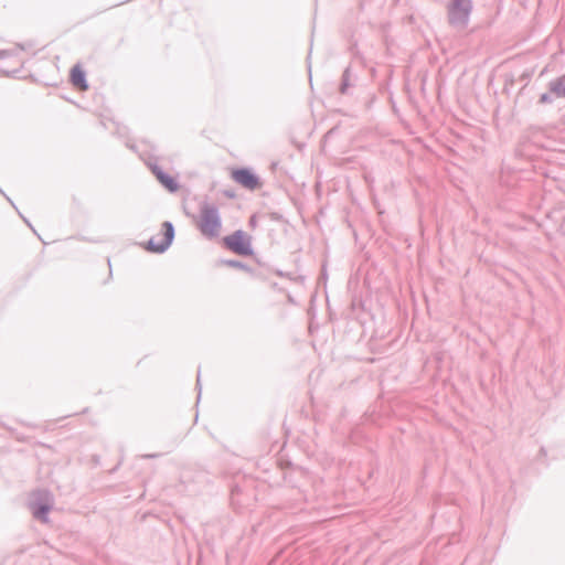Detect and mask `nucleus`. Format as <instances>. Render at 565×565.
<instances>
[{"mask_svg": "<svg viewBox=\"0 0 565 565\" xmlns=\"http://www.w3.org/2000/svg\"><path fill=\"white\" fill-rule=\"evenodd\" d=\"M195 225L205 237H217L222 231V220L217 207L210 203H203L200 207Z\"/></svg>", "mask_w": 565, "mask_h": 565, "instance_id": "1", "label": "nucleus"}, {"mask_svg": "<svg viewBox=\"0 0 565 565\" xmlns=\"http://www.w3.org/2000/svg\"><path fill=\"white\" fill-rule=\"evenodd\" d=\"M223 245L237 255L248 256L253 253L250 236L241 230L225 236Z\"/></svg>", "mask_w": 565, "mask_h": 565, "instance_id": "2", "label": "nucleus"}, {"mask_svg": "<svg viewBox=\"0 0 565 565\" xmlns=\"http://www.w3.org/2000/svg\"><path fill=\"white\" fill-rule=\"evenodd\" d=\"M174 236V230L170 222H164L158 234L153 235L147 243L146 248L153 253H161L166 250Z\"/></svg>", "mask_w": 565, "mask_h": 565, "instance_id": "3", "label": "nucleus"}, {"mask_svg": "<svg viewBox=\"0 0 565 565\" xmlns=\"http://www.w3.org/2000/svg\"><path fill=\"white\" fill-rule=\"evenodd\" d=\"M231 177L236 183L250 191L259 189L263 184L252 170L245 168L233 169Z\"/></svg>", "mask_w": 565, "mask_h": 565, "instance_id": "4", "label": "nucleus"}, {"mask_svg": "<svg viewBox=\"0 0 565 565\" xmlns=\"http://www.w3.org/2000/svg\"><path fill=\"white\" fill-rule=\"evenodd\" d=\"M470 3L468 0H452L449 9V21L454 25H463L468 20Z\"/></svg>", "mask_w": 565, "mask_h": 565, "instance_id": "5", "label": "nucleus"}, {"mask_svg": "<svg viewBox=\"0 0 565 565\" xmlns=\"http://www.w3.org/2000/svg\"><path fill=\"white\" fill-rule=\"evenodd\" d=\"M71 83L78 90H86L88 88L85 72L79 65H75L71 70Z\"/></svg>", "mask_w": 565, "mask_h": 565, "instance_id": "6", "label": "nucleus"}, {"mask_svg": "<svg viewBox=\"0 0 565 565\" xmlns=\"http://www.w3.org/2000/svg\"><path fill=\"white\" fill-rule=\"evenodd\" d=\"M153 172H154V174H156L157 179H158V180H159V181H160V182H161V183H162V184H163V185H164L169 191L174 192V191H177V190L179 189L178 182L175 181V179H174L172 175H170V174H168V173H166V172H163V171H161V170H159V169H156Z\"/></svg>", "mask_w": 565, "mask_h": 565, "instance_id": "7", "label": "nucleus"}, {"mask_svg": "<svg viewBox=\"0 0 565 565\" xmlns=\"http://www.w3.org/2000/svg\"><path fill=\"white\" fill-rule=\"evenodd\" d=\"M46 511L47 510L45 508H41L38 512H35V515L40 518L41 515H44Z\"/></svg>", "mask_w": 565, "mask_h": 565, "instance_id": "8", "label": "nucleus"}, {"mask_svg": "<svg viewBox=\"0 0 565 565\" xmlns=\"http://www.w3.org/2000/svg\"><path fill=\"white\" fill-rule=\"evenodd\" d=\"M562 93L565 95V90H564V92H562Z\"/></svg>", "mask_w": 565, "mask_h": 565, "instance_id": "9", "label": "nucleus"}]
</instances>
